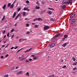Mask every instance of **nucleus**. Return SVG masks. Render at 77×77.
<instances>
[{
  "label": "nucleus",
  "instance_id": "31",
  "mask_svg": "<svg viewBox=\"0 0 77 77\" xmlns=\"http://www.w3.org/2000/svg\"><path fill=\"white\" fill-rule=\"evenodd\" d=\"M27 8H26V7H24V11H26L27 9Z\"/></svg>",
  "mask_w": 77,
  "mask_h": 77
},
{
  "label": "nucleus",
  "instance_id": "6",
  "mask_svg": "<svg viewBox=\"0 0 77 77\" xmlns=\"http://www.w3.org/2000/svg\"><path fill=\"white\" fill-rule=\"evenodd\" d=\"M23 74V72L22 71H20L17 73V75H19L20 74Z\"/></svg>",
  "mask_w": 77,
  "mask_h": 77
},
{
  "label": "nucleus",
  "instance_id": "15",
  "mask_svg": "<svg viewBox=\"0 0 77 77\" xmlns=\"http://www.w3.org/2000/svg\"><path fill=\"white\" fill-rule=\"evenodd\" d=\"M38 58V57L35 56L33 58V59H34V60H35V59H37Z\"/></svg>",
  "mask_w": 77,
  "mask_h": 77
},
{
  "label": "nucleus",
  "instance_id": "43",
  "mask_svg": "<svg viewBox=\"0 0 77 77\" xmlns=\"http://www.w3.org/2000/svg\"><path fill=\"white\" fill-rule=\"evenodd\" d=\"M77 69V68L75 67V68H73V70H75V69Z\"/></svg>",
  "mask_w": 77,
  "mask_h": 77
},
{
  "label": "nucleus",
  "instance_id": "28",
  "mask_svg": "<svg viewBox=\"0 0 77 77\" xmlns=\"http://www.w3.org/2000/svg\"><path fill=\"white\" fill-rule=\"evenodd\" d=\"M14 30H15L14 29H12L11 31V33H12V32L14 31Z\"/></svg>",
  "mask_w": 77,
  "mask_h": 77
},
{
  "label": "nucleus",
  "instance_id": "13",
  "mask_svg": "<svg viewBox=\"0 0 77 77\" xmlns=\"http://www.w3.org/2000/svg\"><path fill=\"white\" fill-rule=\"evenodd\" d=\"M50 21H54L55 20V19L54 18H51L50 19Z\"/></svg>",
  "mask_w": 77,
  "mask_h": 77
},
{
  "label": "nucleus",
  "instance_id": "16",
  "mask_svg": "<svg viewBox=\"0 0 77 77\" xmlns=\"http://www.w3.org/2000/svg\"><path fill=\"white\" fill-rule=\"evenodd\" d=\"M45 11H46V10H44L43 11H41V13L42 14H44V13H45Z\"/></svg>",
  "mask_w": 77,
  "mask_h": 77
},
{
  "label": "nucleus",
  "instance_id": "14",
  "mask_svg": "<svg viewBox=\"0 0 77 77\" xmlns=\"http://www.w3.org/2000/svg\"><path fill=\"white\" fill-rule=\"evenodd\" d=\"M25 75L26 76H29V72H27L25 74Z\"/></svg>",
  "mask_w": 77,
  "mask_h": 77
},
{
  "label": "nucleus",
  "instance_id": "34",
  "mask_svg": "<svg viewBox=\"0 0 77 77\" xmlns=\"http://www.w3.org/2000/svg\"><path fill=\"white\" fill-rule=\"evenodd\" d=\"M35 28H38V25H35Z\"/></svg>",
  "mask_w": 77,
  "mask_h": 77
},
{
  "label": "nucleus",
  "instance_id": "33",
  "mask_svg": "<svg viewBox=\"0 0 77 77\" xmlns=\"http://www.w3.org/2000/svg\"><path fill=\"white\" fill-rule=\"evenodd\" d=\"M9 76V75H5L4 76V77H8Z\"/></svg>",
  "mask_w": 77,
  "mask_h": 77
},
{
  "label": "nucleus",
  "instance_id": "23",
  "mask_svg": "<svg viewBox=\"0 0 77 77\" xmlns=\"http://www.w3.org/2000/svg\"><path fill=\"white\" fill-rule=\"evenodd\" d=\"M72 59L73 60V61H75V58L74 57H72Z\"/></svg>",
  "mask_w": 77,
  "mask_h": 77
},
{
  "label": "nucleus",
  "instance_id": "61",
  "mask_svg": "<svg viewBox=\"0 0 77 77\" xmlns=\"http://www.w3.org/2000/svg\"><path fill=\"white\" fill-rule=\"evenodd\" d=\"M25 58H24L22 59L21 60H24V59H25Z\"/></svg>",
  "mask_w": 77,
  "mask_h": 77
},
{
  "label": "nucleus",
  "instance_id": "55",
  "mask_svg": "<svg viewBox=\"0 0 77 77\" xmlns=\"http://www.w3.org/2000/svg\"><path fill=\"white\" fill-rule=\"evenodd\" d=\"M27 11H28V12H29V11H30V10L29 9H28L27 8Z\"/></svg>",
  "mask_w": 77,
  "mask_h": 77
},
{
  "label": "nucleus",
  "instance_id": "27",
  "mask_svg": "<svg viewBox=\"0 0 77 77\" xmlns=\"http://www.w3.org/2000/svg\"><path fill=\"white\" fill-rule=\"evenodd\" d=\"M22 49H23V48L21 49H20L18 50L16 52V54H17V53H18V52H19V51H21V50H22Z\"/></svg>",
  "mask_w": 77,
  "mask_h": 77
},
{
  "label": "nucleus",
  "instance_id": "1",
  "mask_svg": "<svg viewBox=\"0 0 77 77\" xmlns=\"http://www.w3.org/2000/svg\"><path fill=\"white\" fill-rule=\"evenodd\" d=\"M75 19H74L72 20V24L71 25V26H74V24H75Z\"/></svg>",
  "mask_w": 77,
  "mask_h": 77
},
{
  "label": "nucleus",
  "instance_id": "11",
  "mask_svg": "<svg viewBox=\"0 0 77 77\" xmlns=\"http://www.w3.org/2000/svg\"><path fill=\"white\" fill-rule=\"evenodd\" d=\"M37 20H38V21H42V19L41 18H37Z\"/></svg>",
  "mask_w": 77,
  "mask_h": 77
},
{
  "label": "nucleus",
  "instance_id": "37",
  "mask_svg": "<svg viewBox=\"0 0 77 77\" xmlns=\"http://www.w3.org/2000/svg\"><path fill=\"white\" fill-rule=\"evenodd\" d=\"M22 38L21 39H19V42H21V40H22Z\"/></svg>",
  "mask_w": 77,
  "mask_h": 77
},
{
  "label": "nucleus",
  "instance_id": "49",
  "mask_svg": "<svg viewBox=\"0 0 77 77\" xmlns=\"http://www.w3.org/2000/svg\"><path fill=\"white\" fill-rule=\"evenodd\" d=\"M29 61H32V59L30 58L29 59Z\"/></svg>",
  "mask_w": 77,
  "mask_h": 77
},
{
  "label": "nucleus",
  "instance_id": "8",
  "mask_svg": "<svg viewBox=\"0 0 77 77\" xmlns=\"http://www.w3.org/2000/svg\"><path fill=\"white\" fill-rule=\"evenodd\" d=\"M75 14H73L70 17V18L69 19V21L71 20H72V18H74V15Z\"/></svg>",
  "mask_w": 77,
  "mask_h": 77
},
{
  "label": "nucleus",
  "instance_id": "20",
  "mask_svg": "<svg viewBox=\"0 0 77 77\" xmlns=\"http://www.w3.org/2000/svg\"><path fill=\"white\" fill-rule=\"evenodd\" d=\"M76 65H77V62H75V63H74L73 64V66H75Z\"/></svg>",
  "mask_w": 77,
  "mask_h": 77
},
{
  "label": "nucleus",
  "instance_id": "56",
  "mask_svg": "<svg viewBox=\"0 0 77 77\" xmlns=\"http://www.w3.org/2000/svg\"><path fill=\"white\" fill-rule=\"evenodd\" d=\"M66 66H64L63 67V68H66Z\"/></svg>",
  "mask_w": 77,
  "mask_h": 77
},
{
  "label": "nucleus",
  "instance_id": "3",
  "mask_svg": "<svg viewBox=\"0 0 77 77\" xmlns=\"http://www.w3.org/2000/svg\"><path fill=\"white\" fill-rule=\"evenodd\" d=\"M60 33H59L58 34H57L54 37V38H57V37H59L60 36Z\"/></svg>",
  "mask_w": 77,
  "mask_h": 77
},
{
  "label": "nucleus",
  "instance_id": "64",
  "mask_svg": "<svg viewBox=\"0 0 77 77\" xmlns=\"http://www.w3.org/2000/svg\"><path fill=\"white\" fill-rule=\"evenodd\" d=\"M21 57H18V58H19V59H21Z\"/></svg>",
  "mask_w": 77,
  "mask_h": 77
},
{
  "label": "nucleus",
  "instance_id": "47",
  "mask_svg": "<svg viewBox=\"0 0 77 77\" xmlns=\"http://www.w3.org/2000/svg\"><path fill=\"white\" fill-rule=\"evenodd\" d=\"M13 48H14V47H12V48H11V50H12V49H13Z\"/></svg>",
  "mask_w": 77,
  "mask_h": 77
},
{
  "label": "nucleus",
  "instance_id": "40",
  "mask_svg": "<svg viewBox=\"0 0 77 77\" xmlns=\"http://www.w3.org/2000/svg\"><path fill=\"white\" fill-rule=\"evenodd\" d=\"M37 5H40V4L39 3V2H37Z\"/></svg>",
  "mask_w": 77,
  "mask_h": 77
},
{
  "label": "nucleus",
  "instance_id": "17",
  "mask_svg": "<svg viewBox=\"0 0 77 77\" xmlns=\"http://www.w3.org/2000/svg\"><path fill=\"white\" fill-rule=\"evenodd\" d=\"M14 7V4H13L10 6V8H12V9Z\"/></svg>",
  "mask_w": 77,
  "mask_h": 77
},
{
  "label": "nucleus",
  "instance_id": "25",
  "mask_svg": "<svg viewBox=\"0 0 77 77\" xmlns=\"http://www.w3.org/2000/svg\"><path fill=\"white\" fill-rule=\"evenodd\" d=\"M62 5H64V4H65V0H64L61 3Z\"/></svg>",
  "mask_w": 77,
  "mask_h": 77
},
{
  "label": "nucleus",
  "instance_id": "60",
  "mask_svg": "<svg viewBox=\"0 0 77 77\" xmlns=\"http://www.w3.org/2000/svg\"><path fill=\"white\" fill-rule=\"evenodd\" d=\"M20 14H19L18 15H17V16L18 17H19V16H20Z\"/></svg>",
  "mask_w": 77,
  "mask_h": 77
},
{
  "label": "nucleus",
  "instance_id": "30",
  "mask_svg": "<svg viewBox=\"0 0 77 77\" xmlns=\"http://www.w3.org/2000/svg\"><path fill=\"white\" fill-rule=\"evenodd\" d=\"M74 31H76L77 30V28H75V27H74Z\"/></svg>",
  "mask_w": 77,
  "mask_h": 77
},
{
  "label": "nucleus",
  "instance_id": "42",
  "mask_svg": "<svg viewBox=\"0 0 77 77\" xmlns=\"http://www.w3.org/2000/svg\"><path fill=\"white\" fill-rule=\"evenodd\" d=\"M45 3V2H44V1H43L41 2V3L42 4V5H44Z\"/></svg>",
  "mask_w": 77,
  "mask_h": 77
},
{
  "label": "nucleus",
  "instance_id": "45",
  "mask_svg": "<svg viewBox=\"0 0 77 77\" xmlns=\"http://www.w3.org/2000/svg\"><path fill=\"white\" fill-rule=\"evenodd\" d=\"M37 20V18H36L35 19H34L33 20V21H36V20Z\"/></svg>",
  "mask_w": 77,
  "mask_h": 77
},
{
  "label": "nucleus",
  "instance_id": "41",
  "mask_svg": "<svg viewBox=\"0 0 77 77\" xmlns=\"http://www.w3.org/2000/svg\"><path fill=\"white\" fill-rule=\"evenodd\" d=\"M8 56H9V54H7V55H6L5 57H8Z\"/></svg>",
  "mask_w": 77,
  "mask_h": 77
},
{
  "label": "nucleus",
  "instance_id": "32",
  "mask_svg": "<svg viewBox=\"0 0 77 77\" xmlns=\"http://www.w3.org/2000/svg\"><path fill=\"white\" fill-rule=\"evenodd\" d=\"M20 10H21V8H19L17 10V12H19V11H20Z\"/></svg>",
  "mask_w": 77,
  "mask_h": 77
},
{
  "label": "nucleus",
  "instance_id": "36",
  "mask_svg": "<svg viewBox=\"0 0 77 77\" xmlns=\"http://www.w3.org/2000/svg\"><path fill=\"white\" fill-rule=\"evenodd\" d=\"M30 33V32L28 31V32H27L26 33V35H29V34Z\"/></svg>",
  "mask_w": 77,
  "mask_h": 77
},
{
  "label": "nucleus",
  "instance_id": "46",
  "mask_svg": "<svg viewBox=\"0 0 77 77\" xmlns=\"http://www.w3.org/2000/svg\"><path fill=\"white\" fill-rule=\"evenodd\" d=\"M24 55H21L20 57H21V58H22V57H24Z\"/></svg>",
  "mask_w": 77,
  "mask_h": 77
},
{
  "label": "nucleus",
  "instance_id": "9",
  "mask_svg": "<svg viewBox=\"0 0 77 77\" xmlns=\"http://www.w3.org/2000/svg\"><path fill=\"white\" fill-rule=\"evenodd\" d=\"M33 48H30L28 50H27L26 51H25V53H27V52H28L29 51H30V50H32Z\"/></svg>",
  "mask_w": 77,
  "mask_h": 77
},
{
  "label": "nucleus",
  "instance_id": "38",
  "mask_svg": "<svg viewBox=\"0 0 77 77\" xmlns=\"http://www.w3.org/2000/svg\"><path fill=\"white\" fill-rule=\"evenodd\" d=\"M26 62L27 63H28V62H29V60H26Z\"/></svg>",
  "mask_w": 77,
  "mask_h": 77
},
{
  "label": "nucleus",
  "instance_id": "58",
  "mask_svg": "<svg viewBox=\"0 0 77 77\" xmlns=\"http://www.w3.org/2000/svg\"><path fill=\"white\" fill-rule=\"evenodd\" d=\"M46 55H48V52H46Z\"/></svg>",
  "mask_w": 77,
  "mask_h": 77
},
{
  "label": "nucleus",
  "instance_id": "10",
  "mask_svg": "<svg viewBox=\"0 0 77 77\" xmlns=\"http://www.w3.org/2000/svg\"><path fill=\"white\" fill-rule=\"evenodd\" d=\"M17 14V13L16 12H15L14 13V14H13V16H12V17H13V18H14L16 16V14Z\"/></svg>",
  "mask_w": 77,
  "mask_h": 77
},
{
  "label": "nucleus",
  "instance_id": "2",
  "mask_svg": "<svg viewBox=\"0 0 77 77\" xmlns=\"http://www.w3.org/2000/svg\"><path fill=\"white\" fill-rule=\"evenodd\" d=\"M65 2V5H68L70 3V1L69 0H64Z\"/></svg>",
  "mask_w": 77,
  "mask_h": 77
},
{
  "label": "nucleus",
  "instance_id": "18",
  "mask_svg": "<svg viewBox=\"0 0 77 77\" xmlns=\"http://www.w3.org/2000/svg\"><path fill=\"white\" fill-rule=\"evenodd\" d=\"M52 14V12H51V11H48V14L49 15H51Z\"/></svg>",
  "mask_w": 77,
  "mask_h": 77
},
{
  "label": "nucleus",
  "instance_id": "57",
  "mask_svg": "<svg viewBox=\"0 0 77 77\" xmlns=\"http://www.w3.org/2000/svg\"><path fill=\"white\" fill-rule=\"evenodd\" d=\"M4 32L3 33V34H4V33H5V32H6V31L5 30H4Z\"/></svg>",
  "mask_w": 77,
  "mask_h": 77
},
{
  "label": "nucleus",
  "instance_id": "5",
  "mask_svg": "<svg viewBox=\"0 0 77 77\" xmlns=\"http://www.w3.org/2000/svg\"><path fill=\"white\" fill-rule=\"evenodd\" d=\"M48 26H47L45 25L44 26V30H48Z\"/></svg>",
  "mask_w": 77,
  "mask_h": 77
},
{
  "label": "nucleus",
  "instance_id": "29",
  "mask_svg": "<svg viewBox=\"0 0 77 77\" xmlns=\"http://www.w3.org/2000/svg\"><path fill=\"white\" fill-rule=\"evenodd\" d=\"M48 9H50V10H52V11H54V9L52 8H48Z\"/></svg>",
  "mask_w": 77,
  "mask_h": 77
},
{
  "label": "nucleus",
  "instance_id": "44",
  "mask_svg": "<svg viewBox=\"0 0 77 77\" xmlns=\"http://www.w3.org/2000/svg\"><path fill=\"white\" fill-rule=\"evenodd\" d=\"M7 36L8 37H9V33H8L7 34Z\"/></svg>",
  "mask_w": 77,
  "mask_h": 77
},
{
  "label": "nucleus",
  "instance_id": "22",
  "mask_svg": "<svg viewBox=\"0 0 77 77\" xmlns=\"http://www.w3.org/2000/svg\"><path fill=\"white\" fill-rule=\"evenodd\" d=\"M23 17L25 16L26 15V12H23Z\"/></svg>",
  "mask_w": 77,
  "mask_h": 77
},
{
  "label": "nucleus",
  "instance_id": "7",
  "mask_svg": "<svg viewBox=\"0 0 77 77\" xmlns=\"http://www.w3.org/2000/svg\"><path fill=\"white\" fill-rule=\"evenodd\" d=\"M54 45H55V44L54 43H53L50 45V47H54Z\"/></svg>",
  "mask_w": 77,
  "mask_h": 77
},
{
  "label": "nucleus",
  "instance_id": "53",
  "mask_svg": "<svg viewBox=\"0 0 77 77\" xmlns=\"http://www.w3.org/2000/svg\"><path fill=\"white\" fill-rule=\"evenodd\" d=\"M61 62L62 63H63V60H61Z\"/></svg>",
  "mask_w": 77,
  "mask_h": 77
},
{
  "label": "nucleus",
  "instance_id": "51",
  "mask_svg": "<svg viewBox=\"0 0 77 77\" xmlns=\"http://www.w3.org/2000/svg\"><path fill=\"white\" fill-rule=\"evenodd\" d=\"M17 1L16 0H15L14 1V2H13V4H14V3H15V2H16V1Z\"/></svg>",
  "mask_w": 77,
  "mask_h": 77
},
{
  "label": "nucleus",
  "instance_id": "62",
  "mask_svg": "<svg viewBox=\"0 0 77 77\" xmlns=\"http://www.w3.org/2000/svg\"><path fill=\"white\" fill-rule=\"evenodd\" d=\"M69 1H70V3L72 2V0H69Z\"/></svg>",
  "mask_w": 77,
  "mask_h": 77
},
{
  "label": "nucleus",
  "instance_id": "54",
  "mask_svg": "<svg viewBox=\"0 0 77 77\" xmlns=\"http://www.w3.org/2000/svg\"><path fill=\"white\" fill-rule=\"evenodd\" d=\"M18 47L17 46V47H16L15 48H14V49L15 50L16 49H17V48H18Z\"/></svg>",
  "mask_w": 77,
  "mask_h": 77
},
{
  "label": "nucleus",
  "instance_id": "12",
  "mask_svg": "<svg viewBox=\"0 0 77 77\" xmlns=\"http://www.w3.org/2000/svg\"><path fill=\"white\" fill-rule=\"evenodd\" d=\"M66 45H67V43H65L62 46L63 47H66Z\"/></svg>",
  "mask_w": 77,
  "mask_h": 77
},
{
  "label": "nucleus",
  "instance_id": "48",
  "mask_svg": "<svg viewBox=\"0 0 77 77\" xmlns=\"http://www.w3.org/2000/svg\"><path fill=\"white\" fill-rule=\"evenodd\" d=\"M26 3H29V1H26Z\"/></svg>",
  "mask_w": 77,
  "mask_h": 77
},
{
  "label": "nucleus",
  "instance_id": "21",
  "mask_svg": "<svg viewBox=\"0 0 77 77\" xmlns=\"http://www.w3.org/2000/svg\"><path fill=\"white\" fill-rule=\"evenodd\" d=\"M66 5H64L63 6H62V8L63 9H65V8H66Z\"/></svg>",
  "mask_w": 77,
  "mask_h": 77
},
{
  "label": "nucleus",
  "instance_id": "26",
  "mask_svg": "<svg viewBox=\"0 0 77 77\" xmlns=\"http://www.w3.org/2000/svg\"><path fill=\"white\" fill-rule=\"evenodd\" d=\"M26 27H29L30 25L29 23H27L26 24Z\"/></svg>",
  "mask_w": 77,
  "mask_h": 77
},
{
  "label": "nucleus",
  "instance_id": "35",
  "mask_svg": "<svg viewBox=\"0 0 77 77\" xmlns=\"http://www.w3.org/2000/svg\"><path fill=\"white\" fill-rule=\"evenodd\" d=\"M40 8V7H36V9H39Z\"/></svg>",
  "mask_w": 77,
  "mask_h": 77
},
{
  "label": "nucleus",
  "instance_id": "39",
  "mask_svg": "<svg viewBox=\"0 0 77 77\" xmlns=\"http://www.w3.org/2000/svg\"><path fill=\"white\" fill-rule=\"evenodd\" d=\"M5 16H4L2 18V21H3V20H4V19H5Z\"/></svg>",
  "mask_w": 77,
  "mask_h": 77
},
{
  "label": "nucleus",
  "instance_id": "24",
  "mask_svg": "<svg viewBox=\"0 0 77 77\" xmlns=\"http://www.w3.org/2000/svg\"><path fill=\"white\" fill-rule=\"evenodd\" d=\"M11 3H9L7 5V6H8V7H10V6H11Z\"/></svg>",
  "mask_w": 77,
  "mask_h": 77
},
{
  "label": "nucleus",
  "instance_id": "63",
  "mask_svg": "<svg viewBox=\"0 0 77 77\" xmlns=\"http://www.w3.org/2000/svg\"><path fill=\"white\" fill-rule=\"evenodd\" d=\"M8 45H8L6 47H5V48H7V47H8Z\"/></svg>",
  "mask_w": 77,
  "mask_h": 77
},
{
  "label": "nucleus",
  "instance_id": "19",
  "mask_svg": "<svg viewBox=\"0 0 77 77\" xmlns=\"http://www.w3.org/2000/svg\"><path fill=\"white\" fill-rule=\"evenodd\" d=\"M6 4H5L3 7V9L4 10L5 9V8H6Z\"/></svg>",
  "mask_w": 77,
  "mask_h": 77
},
{
  "label": "nucleus",
  "instance_id": "4",
  "mask_svg": "<svg viewBox=\"0 0 77 77\" xmlns=\"http://www.w3.org/2000/svg\"><path fill=\"white\" fill-rule=\"evenodd\" d=\"M68 38V35H65L64 37L63 38V41H64L66 38Z\"/></svg>",
  "mask_w": 77,
  "mask_h": 77
},
{
  "label": "nucleus",
  "instance_id": "59",
  "mask_svg": "<svg viewBox=\"0 0 77 77\" xmlns=\"http://www.w3.org/2000/svg\"><path fill=\"white\" fill-rule=\"evenodd\" d=\"M14 35H13L12 36V37H11V38H13L14 37Z\"/></svg>",
  "mask_w": 77,
  "mask_h": 77
},
{
  "label": "nucleus",
  "instance_id": "52",
  "mask_svg": "<svg viewBox=\"0 0 77 77\" xmlns=\"http://www.w3.org/2000/svg\"><path fill=\"white\" fill-rule=\"evenodd\" d=\"M0 58H1V59H3V56H2L0 57Z\"/></svg>",
  "mask_w": 77,
  "mask_h": 77
},
{
  "label": "nucleus",
  "instance_id": "50",
  "mask_svg": "<svg viewBox=\"0 0 77 77\" xmlns=\"http://www.w3.org/2000/svg\"><path fill=\"white\" fill-rule=\"evenodd\" d=\"M12 70H14L15 69V67H13L11 69Z\"/></svg>",
  "mask_w": 77,
  "mask_h": 77
}]
</instances>
